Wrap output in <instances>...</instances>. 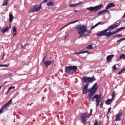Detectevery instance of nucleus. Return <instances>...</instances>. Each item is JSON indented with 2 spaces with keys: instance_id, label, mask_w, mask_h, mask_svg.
Returning a JSON list of instances; mask_svg holds the SVG:
<instances>
[{
  "instance_id": "obj_1",
  "label": "nucleus",
  "mask_w": 125,
  "mask_h": 125,
  "mask_svg": "<svg viewBox=\"0 0 125 125\" xmlns=\"http://www.w3.org/2000/svg\"><path fill=\"white\" fill-rule=\"evenodd\" d=\"M76 28L78 30V34H79V38H83V37H87V36H89L91 31L87 30V27L86 25L77 24L76 25Z\"/></svg>"
},
{
  "instance_id": "obj_2",
  "label": "nucleus",
  "mask_w": 125,
  "mask_h": 125,
  "mask_svg": "<svg viewBox=\"0 0 125 125\" xmlns=\"http://www.w3.org/2000/svg\"><path fill=\"white\" fill-rule=\"evenodd\" d=\"M82 80H83V83H86L85 85L83 86L82 93L83 94H86L88 92V84L90 83H92V82H94V81H96V78L94 76H93L92 78L83 76L82 78Z\"/></svg>"
},
{
  "instance_id": "obj_3",
  "label": "nucleus",
  "mask_w": 125,
  "mask_h": 125,
  "mask_svg": "<svg viewBox=\"0 0 125 125\" xmlns=\"http://www.w3.org/2000/svg\"><path fill=\"white\" fill-rule=\"evenodd\" d=\"M116 27L114 24L111 25L108 28L104 30L101 31L100 33L97 34V37H106V38H109L111 37V35H109V33L111 32V30H114L116 29Z\"/></svg>"
},
{
  "instance_id": "obj_4",
  "label": "nucleus",
  "mask_w": 125,
  "mask_h": 125,
  "mask_svg": "<svg viewBox=\"0 0 125 125\" xmlns=\"http://www.w3.org/2000/svg\"><path fill=\"white\" fill-rule=\"evenodd\" d=\"M78 70V66L76 65L68 66L65 68V73L68 75H73Z\"/></svg>"
},
{
  "instance_id": "obj_5",
  "label": "nucleus",
  "mask_w": 125,
  "mask_h": 125,
  "mask_svg": "<svg viewBox=\"0 0 125 125\" xmlns=\"http://www.w3.org/2000/svg\"><path fill=\"white\" fill-rule=\"evenodd\" d=\"M90 115L87 114V113H83L81 115V118L83 124L84 125H86V121L89 119Z\"/></svg>"
},
{
  "instance_id": "obj_6",
  "label": "nucleus",
  "mask_w": 125,
  "mask_h": 125,
  "mask_svg": "<svg viewBox=\"0 0 125 125\" xmlns=\"http://www.w3.org/2000/svg\"><path fill=\"white\" fill-rule=\"evenodd\" d=\"M103 7V4H100L97 6L94 7H90L86 8L87 10H89L91 12V11H97L98 10H100Z\"/></svg>"
},
{
  "instance_id": "obj_7",
  "label": "nucleus",
  "mask_w": 125,
  "mask_h": 125,
  "mask_svg": "<svg viewBox=\"0 0 125 125\" xmlns=\"http://www.w3.org/2000/svg\"><path fill=\"white\" fill-rule=\"evenodd\" d=\"M41 8H42V3L40 4V6H39V5H35L34 6L33 8H32L28 11V13H31V12L39 11V10H41Z\"/></svg>"
},
{
  "instance_id": "obj_8",
  "label": "nucleus",
  "mask_w": 125,
  "mask_h": 125,
  "mask_svg": "<svg viewBox=\"0 0 125 125\" xmlns=\"http://www.w3.org/2000/svg\"><path fill=\"white\" fill-rule=\"evenodd\" d=\"M102 95L101 94H97L95 95L92 99L91 101H94L95 102H98L100 101V99H101Z\"/></svg>"
},
{
  "instance_id": "obj_9",
  "label": "nucleus",
  "mask_w": 125,
  "mask_h": 125,
  "mask_svg": "<svg viewBox=\"0 0 125 125\" xmlns=\"http://www.w3.org/2000/svg\"><path fill=\"white\" fill-rule=\"evenodd\" d=\"M125 26L124 27H120L119 28H116L115 29V31H109V33H108V35L109 36H113V35H115V34H117V33H118V32H120V31H121V30H123V29H125Z\"/></svg>"
},
{
  "instance_id": "obj_10",
  "label": "nucleus",
  "mask_w": 125,
  "mask_h": 125,
  "mask_svg": "<svg viewBox=\"0 0 125 125\" xmlns=\"http://www.w3.org/2000/svg\"><path fill=\"white\" fill-rule=\"evenodd\" d=\"M55 62V61L53 60L52 61L50 60L46 61V62H44V64H45V66L46 68H48V66H50L52 63H54Z\"/></svg>"
},
{
  "instance_id": "obj_11",
  "label": "nucleus",
  "mask_w": 125,
  "mask_h": 125,
  "mask_svg": "<svg viewBox=\"0 0 125 125\" xmlns=\"http://www.w3.org/2000/svg\"><path fill=\"white\" fill-rule=\"evenodd\" d=\"M105 13H108V14H110V11H109V10H106V9L104 10L103 11H100L98 13V16H100L101 15H104L105 14Z\"/></svg>"
},
{
  "instance_id": "obj_12",
  "label": "nucleus",
  "mask_w": 125,
  "mask_h": 125,
  "mask_svg": "<svg viewBox=\"0 0 125 125\" xmlns=\"http://www.w3.org/2000/svg\"><path fill=\"white\" fill-rule=\"evenodd\" d=\"M11 29V24H10L8 27H5L3 29L1 30V32L2 34H4V33H6V32H8Z\"/></svg>"
},
{
  "instance_id": "obj_13",
  "label": "nucleus",
  "mask_w": 125,
  "mask_h": 125,
  "mask_svg": "<svg viewBox=\"0 0 125 125\" xmlns=\"http://www.w3.org/2000/svg\"><path fill=\"white\" fill-rule=\"evenodd\" d=\"M12 102V99H10L8 102H7L6 104H4V105L3 106V107L1 108L2 109H7L8 108V106L11 104Z\"/></svg>"
},
{
  "instance_id": "obj_14",
  "label": "nucleus",
  "mask_w": 125,
  "mask_h": 125,
  "mask_svg": "<svg viewBox=\"0 0 125 125\" xmlns=\"http://www.w3.org/2000/svg\"><path fill=\"white\" fill-rule=\"evenodd\" d=\"M98 88L97 83H95L92 87L88 89V92H91L92 90H95V89H97Z\"/></svg>"
},
{
  "instance_id": "obj_15",
  "label": "nucleus",
  "mask_w": 125,
  "mask_h": 125,
  "mask_svg": "<svg viewBox=\"0 0 125 125\" xmlns=\"http://www.w3.org/2000/svg\"><path fill=\"white\" fill-rule=\"evenodd\" d=\"M115 6L116 4H114V3H109L105 7V10H108V9H110V8H112V7H115Z\"/></svg>"
},
{
  "instance_id": "obj_16",
  "label": "nucleus",
  "mask_w": 125,
  "mask_h": 125,
  "mask_svg": "<svg viewBox=\"0 0 125 125\" xmlns=\"http://www.w3.org/2000/svg\"><path fill=\"white\" fill-rule=\"evenodd\" d=\"M97 90V89H95V90L91 91V92L89 94V99L90 100L91 98H92V97L94 94H95V92H96V91Z\"/></svg>"
},
{
  "instance_id": "obj_17",
  "label": "nucleus",
  "mask_w": 125,
  "mask_h": 125,
  "mask_svg": "<svg viewBox=\"0 0 125 125\" xmlns=\"http://www.w3.org/2000/svg\"><path fill=\"white\" fill-rule=\"evenodd\" d=\"M79 20L77 21H71L70 22H69L68 24H67L66 25H65L64 26H62L60 29V31H61L62 30H63V29H64V28H65V27H67L68 26H69V25H71V24H74V23H76V22H78Z\"/></svg>"
},
{
  "instance_id": "obj_18",
  "label": "nucleus",
  "mask_w": 125,
  "mask_h": 125,
  "mask_svg": "<svg viewBox=\"0 0 125 125\" xmlns=\"http://www.w3.org/2000/svg\"><path fill=\"white\" fill-rule=\"evenodd\" d=\"M114 56L115 55H110L107 56L106 57V61L107 62H109V61H111V60H112V59L114 58Z\"/></svg>"
},
{
  "instance_id": "obj_19",
  "label": "nucleus",
  "mask_w": 125,
  "mask_h": 125,
  "mask_svg": "<svg viewBox=\"0 0 125 125\" xmlns=\"http://www.w3.org/2000/svg\"><path fill=\"white\" fill-rule=\"evenodd\" d=\"M122 114L120 113L118 114L116 117L115 120L116 121H121L122 120Z\"/></svg>"
},
{
  "instance_id": "obj_20",
  "label": "nucleus",
  "mask_w": 125,
  "mask_h": 125,
  "mask_svg": "<svg viewBox=\"0 0 125 125\" xmlns=\"http://www.w3.org/2000/svg\"><path fill=\"white\" fill-rule=\"evenodd\" d=\"M9 22H12V21L13 20V19H14V17H13L12 14L10 13L9 15Z\"/></svg>"
},
{
  "instance_id": "obj_21",
  "label": "nucleus",
  "mask_w": 125,
  "mask_h": 125,
  "mask_svg": "<svg viewBox=\"0 0 125 125\" xmlns=\"http://www.w3.org/2000/svg\"><path fill=\"white\" fill-rule=\"evenodd\" d=\"M112 101H113V99H107V101H106L105 104H106L107 105H110V104H111Z\"/></svg>"
},
{
  "instance_id": "obj_22",
  "label": "nucleus",
  "mask_w": 125,
  "mask_h": 125,
  "mask_svg": "<svg viewBox=\"0 0 125 125\" xmlns=\"http://www.w3.org/2000/svg\"><path fill=\"white\" fill-rule=\"evenodd\" d=\"M13 36H16L17 34V30L16 29V27H14L13 29Z\"/></svg>"
},
{
  "instance_id": "obj_23",
  "label": "nucleus",
  "mask_w": 125,
  "mask_h": 125,
  "mask_svg": "<svg viewBox=\"0 0 125 125\" xmlns=\"http://www.w3.org/2000/svg\"><path fill=\"white\" fill-rule=\"evenodd\" d=\"M82 3V2H80L79 3H77L74 4H70L69 5L70 7H76L77 5H79V4H81Z\"/></svg>"
},
{
  "instance_id": "obj_24",
  "label": "nucleus",
  "mask_w": 125,
  "mask_h": 125,
  "mask_svg": "<svg viewBox=\"0 0 125 125\" xmlns=\"http://www.w3.org/2000/svg\"><path fill=\"white\" fill-rule=\"evenodd\" d=\"M10 0H5L4 1L2 6H4L5 5H7L8 4V1H9Z\"/></svg>"
},
{
  "instance_id": "obj_25",
  "label": "nucleus",
  "mask_w": 125,
  "mask_h": 125,
  "mask_svg": "<svg viewBox=\"0 0 125 125\" xmlns=\"http://www.w3.org/2000/svg\"><path fill=\"white\" fill-rule=\"evenodd\" d=\"M101 23H102V21H100L99 22H98L97 24H96L95 25L91 27V30H92V29H94V28H95L96 27H97V26H99V25H100V24H101Z\"/></svg>"
},
{
  "instance_id": "obj_26",
  "label": "nucleus",
  "mask_w": 125,
  "mask_h": 125,
  "mask_svg": "<svg viewBox=\"0 0 125 125\" xmlns=\"http://www.w3.org/2000/svg\"><path fill=\"white\" fill-rule=\"evenodd\" d=\"M88 52V51H83L80 52L75 53V54H82L83 53H87Z\"/></svg>"
},
{
  "instance_id": "obj_27",
  "label": "nucleus",
  "mask_w": 125,
  "mask_h": 125,
  "mask_svg": "<svg viewBox=\"0 0 125 125\" xmlns=\"http://www.w3.org/2000/svg\"><path fill=\"white\" fill-rule=\"evenodd\" d=\"M48 6H54V3L53 2H49L47 3Z\"/></svg>"
},
{
  "instance_id": "obj_28",
  "label": "nucleus",
  "mask_w": 125,
  "mask_h": 125,
  "mask_svg": "<svg viewBox=\"0 0 125 125\" xmlns=\"http://www.w3.org/2000/svg\"><path fill=\"white\" fill-rule=\"evenodd\" d=\"M114 24L117 28V27H119V26H120V25H121V21H116V23H114Z\"/></svg>"
},
{
  "instance_id": "obj_29",
  "label": "nucleus",
  "mask_w": 125,
  "mask_h": 125,
  "mask_svg": "<svg viewBox=\"0 0 125 125\" xmlns=\"http://www.w3.org/2000/svg\"><path fill=\"white\" fill-rule=\"evenodd\" d=\"M14 88H15V86H11L9 87L7 90V93L9 92V91H10V90H11V89H14Z\"/></svg>"
},
{
  "instance_id": "obj_30",
  "label": "nucleus",
  "mask_w": 125,
  "mask_h": 125,
  "mask_svg": "<svg viewBox=\"0 0 125 125\" xmlns=\"http://www.w3.org/2000/svg\"><path fill=\"white\" fill-rule=\"evenodd\" d=\"M116 96V92L113 91L112 92V94L111 95L112 98L111 99L114 100L115 99V96Z\"/></svg>"
},
{
  "instance_id": "obj_31",
  "label": "nucleus",
  "mask_w": 125,
  "mask_h": 125,
  "mask_svg": "<svg viewBox=\"0 0 125 125\" xmlns=\"http://www.w3.org/2000/svg\"><path fill=\"white\" fill-rule=\"evenodd\" d=\"M119 59H125V54H122L121 55Z\"/></svg>"
},
{
  "instance_id": "obj_32",
  "label": "nucleus",
  "mask_w": 125,
  "mask_h": 125,
  "mask_svg": "<svg viewBox=\"0 0 125 125\" xmlns=\"http://www.w3.org/2000/svg\"><path fill=\"white\" fill-rule=\"evenodd\" d=\"M92 44L89 45L87 47L88 49H92Z\"/></svg>"
},
{
  "instance_id": "obj_33",
  "label": "nucleus",
  "mask_w": 125,
  "mask_h": 125,
  "mask_svg": "<svg viewBox=\"0 0 125 125\" xmlns=\"http://www.w3.org/2000/svg\"><path fill=\"white\" fill-rule=\"evenodd\" d=\"M94 125H99L98 124V121H97V120L95 121V123L94 124Z\"/></svg>"
},
{
  "instance_id": "obj_34",
  "label": "nucleus",
  "mask_w": 125,
  "mask_h": 125,
  "mask_svg": "<svg viewBox=\"0 0 125 125\" xmlns=\"http://www.w3.org/2000/svg\"><path fill=\"white\" fill-rule=\"evenodd\" d=\"M116 37H118V38H121V37H123L122 34H118L116 35Z\"/></svg>"
},
{
  "instance_id": "obj_35",
  "label": "nucleus",
  "mask_w": 125,
  "mask_h": 125,
  "mask_svg": "<svg viewBox=\"0 0 125 125\" xmlns=\"http://www.w3.org/2000/svg\"><path fill=\"white\" fill-rule=\"evenodd\" d=\"M4 110L2 109V108H1V109H0V114H2V113H3V112H4Z\"/></svg>"
},
{
  "instance_id": "obj_36",
  "label": "nucleus",
  "mask_w": 125,
  "mask_h": 125,
  "mask_svg": "<svg viewBox=\"0 0 125 125\" xmlns=\"http://www.w3.org/2000/svg\"><path fill=\"white\" fill-rule=\"evenodd\" d=\"M113 68L114 71H116L117 69V67H116V65H113Z\"/></svg>"
},
{
  "instance_id": "obj_37",
  "label": "nucleus",
  "mask_w": 125,
  "mask_h": 125,
  "mask_svg": "<svg viewBox=\"0 0 125 125\" xmlns=\"http://www.w3.org/2000/svg\"><path fill=\"white\" fill-rule=\"evenodd\" d=\"M123 72H124V70L123 69L120 72H119L118 75H121Z\"/></svg>"
},
{
  "instance_id": "obj_38",
  "label": "nucleus",
  "mask_w": 125,
  "mask_h": 125,
  "mask_svg": "<svg viewBox=\"0 0 125 125\" xmlns=\"http://www.w3.org/2000/svg\"><path fill=\"white\" fill-rule=\"evenodd\" d=\"M89 116H92V109H90V114H89Z\"/></svg>"
},
{
  "instance_id": "obj_39",
  "label": "nucleus",
  "mask_w": 125,
  "mask_h": 125,
  "mask_svg": "<svg viewBox=\"0 0 125 125\" xmlns=\"http://www.w3.org/2000/svg\"><path fill=\"white\" fill-rule=\"evenodd\" d=\"M96 106H98L99 105V103H100V101L96 102Z\"/></svg>"
},
{
  "instance_id": "obj_40",
  "label": "nucleus",
  "mask_w": 125,
  "mask_h": 125,
  "mask_svg": "<svg viewBox=\"0 0 125 125\" xmlns=\"http://www.w3.org/2000/svg\"><path fill=\"white\" fill-rule=\"evenodd\" d=\"M3 67H9V64H3Z\"/></svg>"
},
{
  "instance_id": "obj_41",
  "label": "nucleus",
  "mask_w": 125,
  "mask_h": 125,
  "mask_svg": "<svg viewBox=\"0 0 125 125\" xmlns=\"http://www.w3.org/2000/svg\"><path fill=\"white\" fill-rule=\"evenodd\" d=\"M20 45H21V48H25V46H24V45H23V44H20Z\"/></svg>"
},
{
  "instance_id": "obj_42",
  "label": "nucleus",
  "mask_w": 125,
  "mask_h": 125,
  "mask_svg": "<svg viewBox=\"0 0 125 125\" xmlns=\"http://www.w3.org/2000/svg\"><path fill=\"white\" fill-rule=\"evenodd\" d=\"M111 109H112L111 107H109L108 108V112H107V114H109V112H111Z\"/></svg>"
},
{
  "instance_id": "obj_43",
  "label": "nucleus",
  "mask_w": 125,
  "mask_h": 125,
  "mask_svg": "<svg viewBox=\"0 0 125 125\" xmlns=\"http://www.w3.org/2000/svg\"><path fill=\"white\" fill-rule=\"evenodd\" d=\"M47 0H44L42 1V3H45V2H47Z\"/></svg>"
},
{
  "instance_id": "obj_44",
  "label": "nucleus",
  "mask_w": 125,
  "mask_h": 125,
  "mask_svg": "<svg viewBox=\"0 0 125 125\" xmlns=\"http://www.w3.org/2000/svg\"><path fill=\"white\" fill-rule=\"evenodd\" d=\"M100 106L101 107H102V106H103V103H101L100 104Z\"/></svg>"
},
{
  "instance_id": "obj_45",
  "label": "nucleus",
  "mask_w": 125,
  "mask_h": 125,
  "mask_svg": "<svg viewBox=\"0 0 125 125\" xmlns=\"http://www.w3.org/2000/svg\"><path fill=\"white\" fill-rule=\"evenodd\" d=\"M125 13H124V15L123 16L122 18H125Z\"/></svg>"
},
{
  "instance_id": "obj_46",
  "label": "nucleus",
  "mask_w": 125,
  "mask_h": 125,
  "mask_svg": "<svg viewBox=\"0 0 125 125\" xmlns=\"http://www.w3.org/2000/svg\"><path fill=\"white\" fill-rule=\"evenodd\" d=\"M3 59H4V56H2V60H3Z\"/></svg>"
},
{
  "instance_id": "obj_47",
  "label": "nucleus",
  "mask_w": 125,
  "mask_h": 125,
  "mask_svg": "<svg viewBox=\"0 0 125 125\" xmlns=\"http://www.w3.org/2000/svg\"><path fill=\"white\" fill-rule=\"evenodd\" d=\"M0 67H3V64H0Z\"/></svg>"
},
{
  "instance_id": "obj_48",
  "label": "nucleus",
  "mask_w": 125,
  "mask_h": 125,
  "mask_svg": "<svg viewBox=\"0 0 125 125\" xmlns=\"http://www.w3.org/2000/svg\"><path fill=\"white\" fill-rule=\"evenodd\" d=\"M5 55V54L4 53H3V56H4Z\"/></svg>"
},
{
  "instance_id": "obj_49",
  "label": "nucleus",
  "mask_w": 125,
  "mask_h": 125,
  "mask_svg": "<svg viewBox=\"0 0 125 125\" xmlns=\"http://www.w3.org/2000/svg\"><path fill=\"white\" fill-rule=\"evenodd\" d=\"M74 12H78V10H74Z\"/></svg>"
},
{
  "instance_id": "obj_50",
  "label": "nucleus",
  "mask_w": 125,
  "mask_h": 125,
  "mask_svg": "<svg viewBox=\"0 0 125 125\" xmlns=\"http://www.w3.org/2000/svg\"><path fill=\"white\" fill-rule=\"evenodd\" d=\"M115 37H117V35L113 36V38H115Z\"/></svg>"
},
{
  "instance_id": "obj_51",
  "label": "nucleus",
  "mask_w": 125,
  "mask_h": 125,
  "mask_svg": "<svg viewBox=\"0 0 125 125\" xmlns=\"http://www.w3.org/2000/svg\"><path fill=\"white\" fill-rule=\"evenodd\" d=\"M1 89V86H0V90Z\"/></svg>"
}]
</instances>
